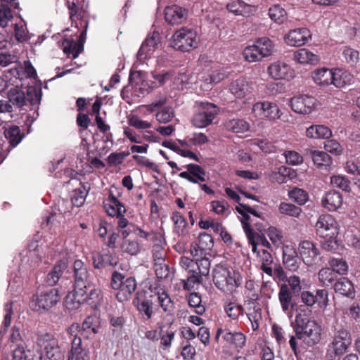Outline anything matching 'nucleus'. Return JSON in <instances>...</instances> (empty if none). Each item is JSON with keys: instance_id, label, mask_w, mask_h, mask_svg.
Returning <instances> with one entry per match:
<instances>
[{"instance_id": "23", "label": "nucleus", "mask_w": 360, "mask_h": 360, "mask_svg": "<svg viewBox=\"0 0 360 360\" xmlns=\"http://www.w3.org/2000/svg\"><path fill=\"white\" fill-rule=\"evenodd\" d=\"M278 297L282 311L285 313H288L290 309H292L296 305L293 300L292 292L287 284L280 285Z\"/></svg>"}, {"instance_id": "33", "label": "nucleus", "mask_w": 360, "mask_h": 360, "mask_svg": "<svg viewBox=\"0 0 360 360\" xmlns=\"http://www.w3.org/2000/svg\"><path fill=\"white\" fill-rule=\"evenodd\" d=\"M8 98L9 103L18 108H22L27 105V100L25 98V89L15 86L9 89L8 92Z\"/></svg>"}, {"instance_id": "43", "label": "nucleus", "mask_w": 360, "mask_h": 360, "mask_svg": "<svg viewBox=\"0 0 360 360\" xmlns=\"http://www.w3.org/2000/svg\"><path fill=\"white\" fill-rule=\"evenodd\" d=\"M155 241H158V243H155L153 246L152 252L154 263L163 262L164 261H165L167 254L165 249V240L162 236V240H155Z\"/></svg>"}, {"instance_id": "40", "label": "nucleus", "mask_w": 360, "mask_h": 360, "mask_svg": "<svg viewBox=\"0 0 360 360\" xmlns=\"http://www.w3.org/2000/svg\"><path fill=\"white\" fill-rule=\"evenodd\" d=\"M61 47L66 54L72 53L74 58L83 51L82 44H77L74 39H65L61 42Z\"/></svg>"}, {"instance_id": "42", "label": "nucleus", "mask_w": 360, "mask_h": 360, "mask_svg": "<svg viewBox=\"0 0 360 360\" xmlns=\"http://www.w3.org/2000/svg\"><path fill=\"white\" fill-rule=\"evenodd\" d=\"M172 220L174 224V232L179 236H184L186 233L187 222L179 212H174Z\"/></svg>"}, {"instance_id": "49", "label": "nucleus", "mask_w": 360, "mask_h": 360, "mask_svg": "<svg viewBox=\"0 0 360 360\" xmlns=\"http://www.w3.org/2000/svg\"><path fill=\"white\" fill-rule=\"evenodd\" d=\"M289 198L298 205H304L308 200L307 193L299 188H294L288 192Z\"/></svg>"}, {"instance_id": "59", "label": "nucleus", "mask_w": 360, "mask_h": 360, "mask_svg": "<svg viewBox=\"0 0 360 360\" xmlns=\"http://www.w3.org/2000/svg\"><path fill=\"white\" fill-rule=\"evenodd\" d=\"M32 355L31 352L25 350L24 345L20 342L13 351L12 360H28Z\"/></svg>"}, {"instance_id": "25", "label": "nucleus", "mask_w": 360, "mask_h": 360, "mask_svg": "<svg viewBox=\"0 0 360 360\" xmlns=\"http://www.w3.org/2000/svg\"><path fill=\"white\" fill-rule=\"evenodd\" d=\"M213 246L212 236L207 233H202L198 236V243L191 248V254L194 256L202 255L207 250H210Z\"/></svg>"}, {"instance_id": "55", "label": "nucleus", "mask_w": 360, "mask_h": 360, "mask_svg": "<svg viewBox=\"0 0 360 360\" xmlns=\"http://www.w3.org/2000/svg\"><path fill=\"white\" fill-rule=\"evenodd\" d=\"M269 15L272 20L281 23L285 18L286 12L279 5H275L269 8Z\"/></svg>"}, {"instance_id": "54", "label": "nucleus", "mask_w": 360, "mask_h": 360, "mask_svg": "<svg viewBox=\"0 0 360 360\" xmlns=\"http://www.w3.org/2000/svg\"><path fill=\"white\" fill-rule=\"evenodd\" d=\"M153 269L157 278L159 279H166L171 274L170 268L169 265L165 263V261L163 262L154 263Z\"/></svg>"}, {"instance_id": "51", "label": "nucleus", "mask_w": 360, "mask_h": 360, "mask_svg": "<svg viewBox=\"0 0 360 360\" xmlns=\"http://www.w3.org/2000/svg\"><path fill=\"white\" fill-rule=\"evenodd\" d=\"M329 264L335 274L344 275L347 273V263L342 258H331L329 260Z\"/></svg>"}, {"instance_id": "26", "label": "nucleus", "mask_w": 360, "mask_h": 360, "mask_svg": "<svg viewBox=\"0 0 360 360\" xmlns=\"http://www.w3.org/2000/svg\"><path fill=\"white\" fill-rule=\"evenodd\" d=\"M323 206L329 211H335L342 205V195L336 191H330L322 198Z\"/></svg>"}, {"instance_id": "61", "label": "nucleus", "mask_w": 360, "mask_h": 360, "mask_svg": "<svg viewBox=\"0 0 360 360\" xmlns=\"http://www.w3.org/2000/svg\"><path fill=\"white\" fill-rule=\"evenodd\" d=\"M158 300L162 309L165 311H170L173 308V303L167 293L164 290L157 292Z\"/></svg>"}, {"instance_id": "9", "label": "nucleus", "mask_w": 360, "mask_h": 360, "mask_svg": "<svg viewBox=\"0 0 360 360\" xmlns=\"http://www.w3.org/2000/svg\"><path fill=\"white\" fill-rule=\"evenodd\" d=\"M219 108L210 103H201L198 112L194 115L192 122L195 127L203 128L210 125L217 115Z\"/></svg>"}, {"instance_id": "2", "label": "nucleus", "mask_w": 360, "mask_h": 360, "mask_svg": "<svg viewBox=\"0 0 360 360\" xmlns=\"http://www.w3.org/2000/svg\"><path fill=\"white\" fill-rule=\"evenodd\" d=\"M213 282L220 290L232 293L241 284V277L238 272L221 265L216 266L212 271Z\"/></svg>"}, {"instance_id": "34", "label": "nucleus", "mask_w": 360, "mask_h": 360, "mask_svg": "<svg viewBox=\"0 0 360 360\" xmlns=\"http://www.w3.org/2000/svg\"><path fill=\"white\" fill-rule=\"evenodd\" d=\"M306 136L310 139H329L332 131L325 125L313 124L307 129Z\"/></svg>"}, {"instance_id": "45", "label": "nucleus", "mask_w": 360, "mask_h": 360, "mask_svg": "<svg viewBox=\"0 0 360 360\" xmlns=\"http://www.w3.org/2000/svg\"><path fill=\"white\" fill-rule=\"evenodd\" d=\"M121 250L123 252L130 255H137L141 250L140 243L137 240L125 239L121 244Z\"/></svg>"}, {"instance_id": "48", "label": "nucleus", "mask_w": 360, "mask_h": 360, "mask_svg": "<svg viewBox=\"0 0 360 360\" xmlns=\"http://www.w3.org/2000/svg\"><path fill=\"white\" fill-rule=\"evenodd\" d=\"M89 189V186L83 185L82 188L75 190L71 198L72 205L76 207L82 206L85 201Z\"/></svg>"}, {"instance_id": "64", "label": "nucleus", "mask_w": 360, "mask_h": 360, "mask_svg": "<svg viewBox=\"0 0 360 360\" xmlns=\"http://www.w3.org/2000/svg\"><path fill=\"white\" fill-rule=\"evenodd\" d=\"M159 42V34L158 33L154 32L152 35L148 36L146 40L143 42L142 45L146 48V52L153 53Z\"/></svg>"}, {"instance_id": "24", "label": "nucleus", "mask_w": 360, "mask_h": 360, "mask_svg": "<svg viewBox=\"0 0 360 360\" xmlns=\"http://www.w3.org/2000/svg\"><path fill=\"white\" fill-rule=\"evenodd\" d=\"M93 264L95 269H102L107 266H114L118 263L116 255L110 251L103 254L96 253L92 256Z\"/></svg>"}, {"instance_id": "3", "label": "nucleus", "mask_w": 360, "mask_h": 360, "mask_svg": "<svg viewBox=\"0 0 360 360\" xmlns=\"http://www.w3.org/2000/svg\"><path fill=\"white\" fill-rule=\"evenodd\" d=\"M82 295L68 294L66 296L65 303L67 308L70 309H77L82 303H87L91 308H96L102 300L101 291L99 288H95L91 283L90 288L84 289Z\"/></svg>"}, {"instance_id": "22", "label": "nucleus", "mask_w": 360, "mask_h": 360, "mask_svg": "<svg viewBox=\"0 0 360 360\" xmlns=\"http://www.w3.org/2000/svg\"><path fill=\"white\" fill-rule=\"evenodd\" d=\"M306 155L310 158L320 169L327 170L332 164L331 157L324 151L306 149Z\"/></svg>"}, {"instance_id": "5", "label": "nucleus", "mask_w": 360, "mask_h": 360, "mask_svg": "<svg viewBox=\"0 0 360 360\" xmlns=\"http://www.w3.org/2000/svg\"><path fill=\"white\" fill-rule=\"evenodd\" d=\"M111 287L119 290L116 297L119 302H123L130 299L136 289V281L134 277H125L122 274L115 271L111 277Z\"/></svg>"}, {"instance_id": "60", "label": "nucleus", "mask_w": 360, "mask_h": 360, "mask_svg": "<svg viewBox=\"0 0 360 360\" xmlns=\"http://www.w3.org/2000/svg\"><path fill=\"white\" fill-rule=\"evenodd\" d=\"M225 311L230 318L236 319L240 315L243 314V307L234 302H229L225 306Z\"/></svg>"}, {"instance_id": "47", "label": "nucleus", "mask_w": 360, "mask_h": 360, "mask_svg": "<svg viewBox=\"0 0 360 360\" xmlns=\"http://www.w3.org/2000/svg\"><path fill=\"white\" fill-rule=\"evenodd\" d=\"M186 300L191 307L195 308V313L202 315L205 312V307L201 304V296L198 292H191L187 297Z\"/></svg>"}, {"instance_id": "58", "label": "nucleus", "mask_w": 360, "mask_h": 360, "mask_svg": "<svg viewBox=\"0 0 360 360\" xmlns=\"http://www.w3.org/2000/svg\"><path fill=\"white\" fill-rule=\"evenodd\" d=\"M174 116V110L172 107H165L161 110L158 111L156 115V120L160 123H168Z\"/></svg>"}, {"instance_id": "62", "label": "nucleus", "mask_w": 360, "mask_h": 360, "mask_svg": "<svg viewBox=\"0 0 360 360\" xmlns=\"http://www.w3.org/2000/svg\"><path fill=\"white\" fill-rule=\"evenodd\" d=\"M129 152L122 151L120 153H112L108 157V162L110 166L121 165L124 160L129 155Z\"/></svg>"}, {"instance_id": "32", "label": "nucleus", "mask_w": 360, "mask_h": 360, "mask_svg": "<svg viewBox=\"0 0 360 360\" xmlns=\"http://www.w3.org/2000/svg\"><path fill=\"white\" fill-rule=\"evenodd\" d=\"M333 71L326 68L317 69L312 72L311 77L314 82L320 86L332 84Z\"/></svg>"}, {"instance_id": "19", "label": "nucleus", "mask_w": 360, "mask_h": 360, "mask_svg": "<svg viewBox=\"0 0 360 360\" xmlns=\"http://www.w3.org/2000/svg\"><path fill=\"white\" fill-rule=\"evenodd\" d=\"M269 73L275 79H290L294 76V71L288 64L277 61L268 68Z\"/></svg>"}, {"instance_id": "36", "label": "nucleus", "mask_w": 360, "mask_h": 360, "mask_svg": "<svg viewBox=\"0 0 360 360\" xmlns=\"http://www.w3.org/2000/svg\"><path fill=\"white\" fill-rule=\"evenodd\" d=\"M333 76L332 84L338 88H342L346 85H349L353 81V76L349 72L341 69L333 71Z\"/></svg>"}, {"instance_id": "29", "label": "nucleus", "mask_w": 360, "mask_h": 360, "mask_svg": "<svg viewBox=\"0 0 360 360\" xmlns=\"http://www.w3.org/2000/svg\"><path fill=\"white\" fill-rule=\"evenodd\" d=\"M230 91L237 98H244L251 92L252 88L245 78H238L231 83Z\"/></svg>"}, {"instance_id": "37", "label": "nucleus", "mask_w": 360, "mask_h": 360, "mask_svg": "<svg viewBox=\"0 0 360 360\" xmlns=\"http://www.w3.org/2000/svg\"><path fill=\"white\" fill-rule=\"evenodd\" d=\"M2 133L7 140H8L11 146L15 147L22 139L23 134L20 132L19 127L15 125L9 126L6 128L4 127Z\"/></svg>"}, {"instance_id": "15", "label": "nucleus", "mask_w": 360, "mask_h": 360, "mask_svg": "<svg viewBox=\"0 0 360 360\" xmlns=\"http://www.w3.org/2000/svg\"><path fill=\"white\" fill-rule=\"evenodd\" d=\"M188 16V11L178 5L167 6L165 9V18L167 23L177 25L184 23Z\"/></svg>"}, {"instance_id": "50", "label": "nucleus", "mask_w": 360, "mask_h": 360, "mask_svg": "<svg viewBox=\"0 0 360 360\" xmlns=\"http://www.w3.org/2000/svg\"><path fill=\"white\" fill-rule=\"evenodd\" d=\"M184 167H186L191 175L194 177V179L196 181V184L205 181V171L200 165L195 164H188L184 166Z\"/></svg>"}, {"instance_id": "30", "label": "nucleus", "mask_w": 360, "mask_h": 360, "mask_svg": "<svg viewBox=\"0 0 360 360\" xmlns=\"http://www.w3.org/2000/svg\"><path fill=\"white\" fill-rule=\"evenodd\" d=\"M66 269L67 264L65 262H58L47 274L45 279L46 284L51 288L56 285Z\"/></svg>"}, {"instance_id": "52", "label": "nucleus", "mask_w": 360, "mask_h": 360, "mask_svg": "<svg viewBox=\"0 0 360 360\" xmlns=\"http://www.w3.org/2000/svg\"><path fill=\"white\" fill-rule=\"evenodd\" d=\"M186 279L181 280L184 290H191L195 285L202 283V276L199 274L191 273Z\"/></svg>"}, {"instance_id": "7", "label": "nucleus", "mask_w": 360, "mask_h": 360, "mask_svg": "<svg viewBox=\"0 0 360 360\" xmlns=\"http://www.w3.org/2000/svg\"><path fill=\"white\" fill-rule=\"evenodd\" d=\"M36 344L44 349L46 356L49 360H64V353L60 348L57 339L52 334L38 331L36 333Z\"/></svg>"}, {"instance_id": "39", "label": "nucleus", "mask_w": 360, "mask_h": 360, "mask_svg": "<svg viewBox=\"0 0 360 360\" xmlns=\"http://www.w3.org/2000/svg\"><path fill=\"white\" fill-rule=\"evenodd\" d=\"M227 130L233 133H243L249 129V124L243 119H232L225 123Z\"/></svg>"}, {"instance_id": "31", "label": "nucleus", "mask_w": 360, "mask_h": 360, "mask_svg": "<svg viewBox=\"0 0 360 360\" xmlns=\"http://www.w3.org/2000/svg\"><path fill=\"white\" fill-rule=\"evenodd\" d=\"M82 340L75 337L72 340V349L68 360H89V351L80 347Z\"/></svg>"}, {"instance_id": "6", "label": "nucleus", "mask_w": 360, "mask_h": 360, "mask_svg": "<svg viewBox=\"0 0 360 360\" xmlns=\"http://www.w3.org/2000/svg\"><path fill=\"white\" fill-rule=\"evenodd\" d=\"M73 290L69 294L82 295L84 289L91 286L92 276L88 265L81 259H76L73 263Z\"/></svg>"}, {"instance_id": "10", "label": "nucleus", "mask_w": 360, "mask_h": 360, "mask_svg": "<svg viewBox=\"0 0 360 360\" xmlns=\"http://www.w3.org/2000/svg\"><path fill=\"white\" fill-rule=\"evenodd\" d=\"M155 295L152 294L151 290H142L136 292L133 301L139 313L147 320L150 319L153 316V298Z\"/></svg>"}, {"instance_id": "14", "label": "nucleus", "mask_w": 360, "mask_h": 360, "mask_svg": "<svg viewBox=\"0 0 360 360\" xmlns=\"http://www.w3.org/2000/svg\"><path fill=\"white\" fill-rule=\"evenodd\" d=\"M0 65L2 67H7L12 65V67L5 72L10 74L11 77L21 79L23 75V68L17 56L9 53H0Z\"/></svg>"}, {"instance_id": "57", "label": "nucleus", "mask_w": 360, "mask_h": 360, "mask_svg": "<svg viewBox=\"0 0 360 360\" xmlns=\"http://www.w3.org/2000/svg\"><path fill=\"white\" fill-rule=\"evenodd\" d=\"M195 271L196 274H199L202 276H206L209 274L210 269V261L208 258L203 257L200 259H198L195 261Z\"/></svg>"}, {"instance_id": "46", "label": "nucleus", "mask_w": 360, "mask_h": 360, "mask_svg": "<svg viewBox=\"0 0 360 360\" xmlns=\"http://www.w3.org/2000/svg\"><path fill=\"white\" fill-rule=\"evenodd\" d=\"M278 210L282 214L295 218H298L302 213V209L300 207L285 202H281L279 204Z\"/></svg>"}, {"instance_id": "11", "label": "nucleus", "mask_w": 360, "mask_h": 360, "mask_svg": "<svg viewBox=\"0 0 360 360\" xmlns=\"http://www.w3.org/2000/svg\"><path fill=\"white\" fill-rule=\"evenodd\" d=\"M60 299L57 288L41 287L39 289L36 301L39 308L48 310L55 306Z\"/></svg>"}, {"instance_id": "17", "label": "nucleus", "mask_w": 360, "mask_h": 360, "mask_svg": "<svg viewBox=\"0 0 360 360\" xmlns=\"http://www.w3.org/2000/svg\"><path fill=\"white\" fill-rule=\"evenodd\" d=\"M316 99L313 96L302 95L290 100V106L293 111L300 114L311 112L315 105Z\"/></svg>"}, {"instance_id": "20", "label": "nucleus", "mask_w": 360, "mask_h": 360, "mask_svg": "<svg viewBox=\"0 0 360 360\" xmlns=\"http://www.w3.org/2000/svg\"><path fill=\"white\" fill-rule=\"evenodd\" d=\"M299 250L304 263L309 266L316 262L319 255V249L309 240H304L300 243Z\"/></svg>"}, {"instance_id": "41", "label": "nucleus", "mask_w": 360, "mask_h": 360, "mask_svg": "<svg viewBox=\"0 0 360 360\" xmlns=\"http://www.w3.org/2000/svg\"><path fill=\"white\" fill-rule=\"evenodd\" d=\"M27 105H38L41 99V89L39 86H30L25 88Z\"/></svg>"}, {"instance_id": "38", "label": "nucleus", "mask_w": 360, "mask_h": 360, "mask_svg": "<svg viewBox=\"0 0 360 360\" xmlns=\"http://www.w3.org/2000/svg\"><path fill=\"white\" fill-rule=\"evenodd\" d=\"M224 340L232 344L235 347L242 348L245 343V336L240 332H231L227 330L224 335Z\"/></svg>"}, {"instance_id": "18", "label": "nucleus", "mask_w": 360, "mask_h": 360, "mask_svg": "<svg viewBox=\"0 0 360 360\" xmlns=\"http://www.w3.org/2000/svg\"><path fill=\"white\" fill-rule=\"evenodd\" d=\"M311 38L310 31L307 28H297L285 34V42L290 46H301Z\"/></svg>"}, {"instance_id": "16", "label": "nucleus", "mask_w": 360, "mask_h": 360, "mask_svg": "<svg viewBox=\"0 0 360 360\" xmlns=\"http://www.w3.org/2000/svg\"><path fill=\"white\" fill-rule=\"evenodd\" d=\"M252 111L256 116L261 118L276 120L281 117L280 110L277 105L269 101L255 103L252 107Z\"/></svg>"}, {"instance_id": "21", "label": "nucleus", "mask_w": 360, "mask_h": 360, "mask_svg": "<svg viewBox=\"0 0 360 360\" xmlns=\"http://www.w3.org/2000/svg\"><path fill=\"white\" fill-rule=\"evenodd\" d=\"M101 328L100 319L94 315L87 316L80 326L79 335L85 338H92Z\"/></svg>"}, {"instance_id": "8", "label": "nucleus", "mask_w": 360, "mask_h": 360, "mask_svg": "<svg viewBox=\"0 0 360 360\" xmlns=\"http://www.w3.org/2000/svg\"><path fill=\"white\" fill-rule=\"evenodd\" d=\"M274 49L273 42L266 37L257 39L253 45L247 46L243 56L250 63L260 61L263 58L271 56Z\"/></svg>"}, {"instance_id": "53", "label": "nucleus", "mask_w": 360, "mask_h": 360, "mask_svg": "<svg viewBox=\"0 0 360 360\" xmlns=\"http://www.w3.org/2000/svg\"><path fill=\"white\" fill-rule=\"evenodd\" d=\"M330 184L333 186L337 187L345 191H350V181L342 175H333L330 177Z\"/></svg>"}, {"instance_id": "13", "label": "nucleus", "mask_w": 360, "mask_h": 360, "mask_svg": "<svg viewBox=\"0 0 360 360\" xmlns=\"http://www.w3.org/2000/svg\"><path fill=\"white\" fill-rule=\"evenodd\" d=\"M332 346L334 352L338 356L344 354L352 344L350 333L343 328H335Z\"/></svg>"}, {"instance_id": "1", "label": "nucleus", "mask_w": 360, "mask_h": 360, "mask_svg": "<svg viewBox=\"0 0 360 360\" xmlns=\"http://www.w3.org/2000/svg\"><path fill=\"white\" fill-rule=\"evenodd\" d=\"M291 325L296 338L307 346L313 347L321 341V326L307 315L298 313Z\"/></svg>"}, {"instance_id": "35", "label": "nucleus", "mask_w": 360, "mask_h": 360, "mask_svg": "<svg viewBox=\"0 0 360 360\" xmlns=\"http://www.w3.org/2000/svg\"><path fill=\"white\" fill-rule=\"evenodd\" d=\"M293 58L301 64L315 65L318 63L319 56L306 49H301L295 51Z\"/></svg>"}, {"instance_id": "44", "label": "nucleus", "mask_w": 360, "mask_h": 360, "mask_svg": "<svg viewBox=\"0 0 360 360\" xmlns=\"http://www.w3.org/2000/svg\"><path fill=\"white\" fill-rule=\"evenodd\" d=\"M318 277L323 285L330 286L334 285L337 276L332 269L322 268L318 273Z\"/></svg>"}, {"instance_id": "63", "label": "nucleus", "mask_w": 360, "mask_h": 360, "mask_svg": "<svg viewBox=\"0 0 360 360\" xmlns=\"http://www.w3.org/2000/svg\"><path fill=\"white\" fill-rule=\"evenodd\" d=\"M133 159L139 165L150 169L158 174L160 173L159 167L147 158L135 155L133 156Z\"/></svg>"}, {"instance_id": "56", "label": "nucleus", "mask_w": 360, "mask_h": 360, "mask_svg": "<svg viewBox=\"0 0 360 360\" xmlns=\"http://www.w3.org/2000/svg\"><path fill=\"white\" fill-rule=\"evenodd\" d=\"M342 56L345 61L351 66L355 65L359 61V52L350 47H345L342 51Z\"/></svg>"}, {"instance_id": "4", "label": "nucleus", "mask_w": 360, "mask_h": 360, "mask_svg": "<svg viewBox=\"0 0 360 360\" xmlns=\"http://www.w3.org/2000/svg\"><path fill=\"white\" fill-rule=\"evenodd\" d=\"M198 34L195 30L183 27L172 35L171 46L175 50L187 52L198 46Z\"/></svg>"}, {"instance_id": "28", "label": "nucleus", "mask_w": 360, "mask_h": 360, "mask_svg": "<svg viewBox=\"0 0 360 360\" xmlns=\"http://www.w3.org/2000/svg\"><path fill=\"white\" fill-rule=\"evenodd\" d=\"M104 207L107 214L111 217L120 216L124 214L126 212L125 207L122 203L111 193L108 200L104 202Z\"/></svg>"}, {"instance_id": "27", "label": "nucleus", "mask_w": 360, "mask_h": 360, "mask_svg": "<svg viewBox=\"0 0 360 360\" xmlns=\"http://www.w3.org/2000/svg\"><path fill=\"white\" fill-rule=\"evenodd\" d=\"M335 292L343 296L353 298L355 296V289L353 283L346 277L340 278L333 285Z\"/></svg>"}, {"instance_id": "12", "label": "nucleus", "mask_w": 360, "mask_h": 360, "mask_svg": "<svg viewBox=\"0 0 360 360\" xmlns=\"http://www.w3.org/2000/svg\"><path fill=\"white\" fill-rule=\"evenodd\" d=\"M316 229L318 234L323 238L338 234V223L334 217L328 214L320 215L316 224Z\"/></svg>"}]
</instances>
